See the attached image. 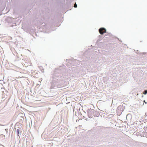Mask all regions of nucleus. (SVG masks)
Returning <instances> with one entry per match:
<instances>
[{
    "label": "nucleus",
    "mask_w": 147,
    "mask_h": 147,
    "mask_svg": "<svg viewBox=\"0 0 147 147\" xmlns=\"http://www.w3.org/2000/svg\"><path fill=\"white\" fill-rule=\"evenodd\" d=\"M144 102H145V103H146V102H145V100H144Z\"/></svg>",
    "instance_id": "39448f33"
},
{
    "label": "nucleus",
    "mask_w": 147,
    "mask_h": 147,
    "mask_svg": "<svg viewBox=\"0 0 147 147\" xmlns=\"http://www.w3.org/2000/svg\"><path fill=\"white\" fill-rule=\"evenodd\" d=\"M99 31L100 34H103L104 33L106 32V30L105 28H102L99 29Z\"/></svg>",
    "instance_id": "f257e3e1"
},
{
    "label": "nucleus",
    "mask_w": 147,
    "mask_h": 147,
    "mask_svg": "<svg viewBox=\"0 0 147 147\" xmlns=\"http://www.w3.org/2000/svg\"><path fill=\"white\" fill-rule=\"evenodd\" d=\"M144 94H146L147 93V90H145L144 92Z\"/></svg>",
    "instance_id": "7ed1b4c3"
},
{
    "label": "nucleus",
    "mask_w": 147,
    "mask_h": 147,
    "mask_svg": "<svg viewBox=\"0 0 147 147\" xmlns=\"http://www.w3.org/2000/svg\"><path fill=\"white\" fill-rule=\"evenodd\" d=\"M74 7H77V5L76 3H75V4H74Z\"/></svg>",
    "instance_id": "20e7f679"
},
{
    "label": "nucleus",
    "mask_w": 147,
    "mask_h": 147,
    "mask_svg": "<svg viewBox=\"0 0 147 147\" xmlns=\"http://www.w3.org/2000/svg\"><path fill=\"white\" fill-rule=\"evenodd\" d=\"M17 134H18V136H19V129H17Z\"/></svg>",
    "instance_id": "f03ea898"
}]
</instances>
